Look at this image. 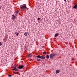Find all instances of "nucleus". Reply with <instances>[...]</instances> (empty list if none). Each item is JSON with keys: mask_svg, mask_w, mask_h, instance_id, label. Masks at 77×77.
<instances>
[{"mask_svg": "<svg viewBox=\"0 0 77 77\" xmlns=\"http://www.w3.org/2000/svg\"><path fill=\"white\" fill-rule=\"evenodd\" d=\"M20 9L21 10H23V9H27L28 10L29 8L27 7L26 5H25L23 6H22L20 7Z\"/></svg>", "mask_w": 77, "mask_h": 77, "instance_id": "1", "label": "nucleus"}, {"mask_svg": "<svg viewBox=\"0 0 77 77\" xmlns=\"http://www.w3.org/2000/svg\"><path fill=\"white\" fill-rule=\"evenodd\" d=\"M36 57L37 58H40V59H45V57L40 55L37 56Z\"/></svg>", "mask_w": 77, "mask_h": 77, "instance_id": "2", "label": "nucleus"}, {"mask_svg": "<svg viewBox=\"0 0 77 77\" xmlns=\"http://www.w3.org/2000/svg\"><path fill=\"white\" fill-rule=\"evenodd\" d=\"M57 54H56L55 53H52L50 54V58H53V57H54L55 56H56Z\"/></svg>", "mask_w": 77, "mask_h": 77, "instance_id": "3", "label": "nucleus"}, {"mask_svg": "<svg viewBox=\"0 0 77 77\" xmlns=\"http://www.w3.org/2000/svg\"><path fill=\"white\" fill-rule=\"evenodd\" d=\"M24 66L23 65H21L20 66L18 67V68L19 69H22V68H23Z\"/></svg>", "mask_w": 77, "mask_h": 77, "instance_id": "4", "label": "nucleus"}, {"mask_svg": "<svg viewBox=\"0 0 77 77\" xmlns=\"http://www.w3.org/2000/svg\"><path fill=\"white\" fill-rule=\"evenodd\" d=\"M29 33L28 32H25L24 34L25 36H27L28 35H29Z\"/></svg>", "mask_w": 77, "mask_h": 77, "instance_id": "5", "label": "nucleus"}, {"mask_svg": "<svg viewBox=\"0 0 77 77\" xmlns=\"http://www.w3.org/2000/svg\"><path fill=\"white\" fill-rule=\"evenodd\" d=\"M60 72V71H59V70H57L56 71V74H59Z\"/></svg>", "mask_w": 77, "mask_h": 77, "instance_id": "6", "label": "nucleus"}, {"mask_svg": "<svg viewBox=\"0 0 77 77\" xmlns=\"http://www.w3.org/2000/svg\"><path fill=\"white\" fill-rule=\"evenodd\" d=\"M74 9H77V4L75 5L73 7Z\"/></svg>", "mask_w": 77, "mask_h": 77, "instance_id": "7", "label": "nucleus"}, {"mask_svg": "<svg viewBox=\"0 0 77 77\" xmlns=\"http://www.w3.org/2000/svg\"><path fill=\"white\" fill-rule=\"evenodd\" d=\"M15 18H16V16H14V17H12V20H15Z\"/></svg>", "mask_w": 77, "mask_h": 77, "instance_id": "8", "label": "nucleus"}, {"mask_svg": "<svg viewBox=\"0 0 77 77\" xmlns=\"http://www.w3.org/2000/svg\"><path fill=\"white\" fill-rule=\"evenodd\" d=\"M57 36H59V34L58 33H56L55 35V37H57Z\"/></svg>", "mask_w": 77, "mask_h": 77, "instance_id": "9", "label": "nucleus"}, {"mask_svg": "<svg viewBox=\"0 0 77 77\" xmlns=\"http://www.w3.org/2000/svg\"><path fill=\"white\" fill-rule=\"evenodd\" d=\"M16 69L17 68H16V66H15V68H14L13 69H12V70H13V71H15Z\"/></svg>", "mask_w": 77, "mask_h": 77, "instance_id": "10", "label": "nucleus"}, {"mask_svg": "<svg viewBox=\"0 0 77 77\" xmlns=\"http://www.w3.org/2000/svg\"><path fill=\"white\" fill-rule=\"evenodd\" d=\"M46 58L47 59H49V55H47Z\"/></svg>", "mask_w": 77, "mask_h": 77, "instance_id": "11", "label": "nucleus"}, {"mask_svg": "<svg viewBox=\"0 0 77 77\" xmlns=\"http://www.w3.org/2000/svg\"><path fill=\"white\" fill-rule=\"evenodd\" d=\"M37 60L38 62H40V61H41V59L39 58H37Z\"/></svg>", "mask_w": 77, "mask_h": 77, "instance_id": "12", "label": "nucleus"}, {"mask_svg": "<svg viewBox=\"0 0 77 77\" xmlns=\"http://www.w3.org/2000/svg\"><path fill=\"white\" fill-rule=\"evenodd\" d=\"M28 56L29 57H32V55H31L30 54H29L28 55Z\"/></svg>", "mask_w": 77, "mask_h": 77, "instance_id": "13", "label": "nucleus"}, {"mask_svg": "<svg viewBox=\"0 0 77 77\" xmlns=\"http://www.w3.org/2000/svg\"><path fill=\"white\" fill-rule=\"evenodd\" d=\"M43 54H46V52H43Z\"/></svg>", "mask_w": 77, "mask_h": 77, "instance_id": "14", "label": "nucleus"}, {"mask_svg": "<svg viewBox=\"0 0 77 77\" xmlns=\"http://www.w3.org/2000/svg\"><path fill=\"white\" fill-rule=\"evenodd\" d=\"M15 71H19V70L18 69H16L15 70Z\"/></svg>", "mask_w": 77, "mask_h": 77, "instance_id": "15", "label": "nucleus"}, {"mask_svg": "<svg viewBox=\"0 0 77 77\" xmlns=\"http://www.w3.org/2000/svg\"><path fill=\"white\" fill-rule=\"evenodd\" d=\"M40 19H41L40 18H38L37 19V20L38 21H39V20H40Z\"/></svg>", "mask_w": 77, "mask_h": 77, "instance_id": "16", "label": "nucleus"}, {"mask_svg": "<svg viewBox=\"0 0 77 77\" xmlns=\"http://www.w3.org/2000/svg\"><path fill=\"white\" fill-rule=\"evenodd\" d=\"M19 12V11H16V13H17V14H18Z\"/></svg>", "mask_w": 77, "mask_h": 77, "instance_id": "17", "label": "nucleus"}, {"mask_svg": "<svg viewBox=\"0 0 77 77\" xmlns=\"http://www.w3.org/2000/svg\"><path fill=\"white\" fill-rule=\"evenodd\" d=\"M8 76H9V77H12V75H8Z\"/></svg>", "mask_w": 77, "mask_h": 77, "instance_id": "18", "label": "nucleus"}, {"mask_svg": "<svg viewBox=\"0 0 77 77\" xmlns=\"http://www.w3.org/2000/svg\"><path fill=\"white\" fill-rule=\"evenodd\" d=\"M2 45V42H0V46H1Z\"/></svg>", "mask_w": 77, "mask_h": 77, "instance_id": "19", "label": "nucleus"}, {"mask_svg": "<svg viewBox=\"0 0 77 77\" xmlns=\"http://www.w3.org/2000/svg\"><path fill=\"white\" fill-rule=\"evenodd\" d=\"M18 35H19V34L18 33L16 34V35H17V36H18Z\"/></svg>", "mask_w": 77, "mask_h": 77, "instance_id": "20", "label": "nucleus"}, {"mask_svg": "<svg viewBox=\"0 0 77 77\" xmlns=\"http://www.w3.org/2000/svg\"><path fill=\"white\" fill-rule=\"evenodd\" d=\"M14 74H16V73L15 72H14Z\"/></svg>", "mask_w": 77, "mask_h": 77, "instance_id": "21", "label": "nucleus"}, {"mask_svg": "<svg viewBox=\"0 0 77 77\" xmlns=\"http://www.w3.org/2000/svg\"><path fill=\"white\" fill-rule=\"evenodd\" d=\"M18 73H19V72H17L16 73V74H18Z\"/></svg>", "mask_w": 77, "mask_h": 77, "instance_id": "22", "label": "nucleus"}, {"mask_svg": "<svg viewBox=\"0 0 77 77\" xmlns=\"http://www.w3.org/2000/svg\"><path fill=\"white\" fill-rule=\"evenodd\" d=\"M12 17H14V15L13 14V15H12Z\"/></svg>", "mask_w": 77, "mask_h": 77, "instance_id": "23", "label": "nucleus"}, {"mask_svg": "<svg viewBox=\"0 0 77 77\" xmlns=\"http://www.w3.org/2000/svg\"><path fill=\"white\" fill-rule=\"evenodd\" d=\"M72 60H74V59H72Z\"/></svg>", "mask_w": 77, "mask_h": 77, "instance_id": "24", "label": "nucleus"}, {"mask_svg": "<svg viewBox=\"0 0 77 77\" xmlns=\"http://www.w3.org/2000/svg\"><path fill=\"white\" fill-rule=\"evenodd\" d=\"M65 2H66V0H64Z\"/></svg>", "mask_w": 77, "mask_h": 77, "instance_id": "25", "label": "nucleus"}, {"mask_svg": "<svg viewBox=\"0 0 77 77\" xmlns=\"http://www.w3.org/2000/svg\"><path fill=\"white\" fill-rule=\"evenodd\" d=\"M1 9V7H0V9Z\"/></svg>", "mask_w": 77, "mask_h": 77, "instance_id": "26", "label": "nucleus"}, {"mask_svg": "<svg viewBox=\"0 0 77 77\" xmlns=\"http://www.w3.org/2000/svg\"><path fill=\"white\" fill-rule=\"evenodd\" d=\"M3 40H5V39H4Z\"/></svg>", "mask_w": 77, "mask_h": 77, "instance_id": "27", "label": "nucleus"}, {"mask_svg": "<svg viewBox=\"0 0 77 77\" xmlns=\"http://www.w3.org/2000/svg\"><path fill=\"white\" fill-rule=\"evenodd\" d=\"M26 46H25V48H26Z\"/></svg>", "mask_w": 77, "mask_h": 77, "instance_id": "28", "label": "nucleus"}]
</instances>
